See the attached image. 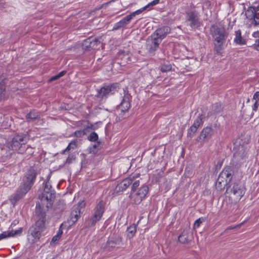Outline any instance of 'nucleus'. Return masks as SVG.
<instances>
[{"mask_svg":"<svg viewBox=\"0 0 259 259\" xmlns=\"http://www.w3.org/2000/svg\"><path fill=\"white\" fill-rule=\"evenodd\" d=\"M36 177V173L34 169H29L25 174L22 183L15 193L13 194L10 200L11 203L15 205L16 203L30 190L33 185Z\"/></svg>","mask_w":259,"mask_h":259,"instance_id":"obj_1","label":"nucleus"},{"mask_svg":"<svg viewBox=\"0 0 259 259\" xmlns=\"http://www.w3.org/2000/svg\"><path fill=\"white\" fill-rule=\"evenodd\" d=\"M210 31L214 41V50L218 54H221L227 36V33L224 29L214 25L210 27Z\"/></svg>","mask_w":259,"mask_h":259,"instance_id":"obj_2","label":"nucleus"},{"mask_svg":"<svg viewBox=\"0 0 259 259\" xmlns=\"http://www.w3.org/2000/svg\"><path fill=\"white\" fill-rule=\"evenodd\" d=\"M170 29L168 26H163L157 29L152 35V46L150 49V52L154 51L159 46L162 39L170 32Z\"/></svg>","mask_w":259,"mask_h":259,"instance_id":"obj_3","label":"nucleus"},{"mask_svg":"<svg viewBox=\"0 0 259 259\" xmlns=\"http://www.w3.org/2000/svg\"><path fill=\"white\" fill-rule=\"evenodd\" d=\"M55 197V191L52 189V186L49 182H46L45 184L44 192L39 197L41 203L43 204H45V202H46V207L49 208L52 206L53 204V199Z\"/></svg>","mask_w":259,"mask_h":259,"instance_id":"obj_4","label":"nucleus"},{"mask_svg":"<svg viewBox=\"0 0 259 259\" xmlns=\"http://www.w3.org/2000/svg\"><path fill=\"white\" fill-rule=\"evenodd\" d=\"M245 188L243 185L235 183L227 189L230 198L235 203L238 202L245 193Z\"/></svg>","mask_w":259,"mask_h":259,"instance_id":"obj_5","label":"nucleus"},{"mask_svg":"<svg viewBox=\"0 0 259 259\" xmlns=\"http://www.w3.org/2000/svg\"><path fill=\"white\" fill-rule=\"evenodd\" d=\"M29 140L27 134H17L13 136L9 143V147L12 150H19L23 145H25Z\"/></svg>","mask_w":259,"mask_h":259,"instance_id":"obj_6","label":"nucleus"},{"mask_svg":"<svg viewBox=\"0 0 259 259\" xmlns=\"http://www.w3.org/2000/svg\"><path fill=\"white\" fill-rule=\"evenodd\" d=\"M105 211V204L103 200H100L96 205L92 211V217L89 220V226H94L99 221Z\"/></svg>","mask_w":259,"mask_h":259,"instance_id":"obj_7","label":"nucleus"},{"mask_svg":"<svg viewBox=\"0 0 259 259\" xmlns=\"http://www.w3.org/2000/svg\"><path fill=\"white\" fill-rule=\"evenodd\" d=\"M149 192V188L146 185H142L140 188L134 192L130 193V197L131 202L136 205L139 204L144 199Z\"/></svg>","mask_w":259,"mask_h":259,"instance_id":"obj_8","label":"nucleus"},{"mask_svg":"<svg viewBox=\"0 0 259 259\" xmlns=\"http://www.w3.org/2000/svg\"><path fill=\"white\" fill-rule=\"evenodd\" d=\"M145 8L146 7H143L141 9H140L123 18L119 21L114 24L113 29L117 30L120 28L125 26L136 15L141 14L144 10H145Z\"/></svg>","mask_w":259,"mask_h":259,"instance_id":"obj_9","label":"nucleus"},{"mask_svg":"<svg viewBox=\"0 0 259 259\" xmlns=\"http://www.w3.org/2000/svg\"><path fill=\"white\" fill-rule=\"evenodd\" d=\"M258 11L259 5L257 7H249L245 13L247 19L251 20L252 23L255 25L259 24V13H257Z\"/></svg>","mask_w":259,"mask_h":259,"instance_id":"obj_10","label":"nucleus"},{"mask_svg":"<svg viewBox=\"0 0 259 259\" xmlns=\"http://www.w3.org/2000/svg\"><path fill=\"white\" fill-rule=\"evenodd\" d=\"M40 237V228L36 225L32 226L29 229L27 239L29 243H34L37 242Z\"/></svg>","mask_w":259,"mask_h":259,"instance_id":"obj_11","label":"nucleus"},{"mask_svg":"<svg viewBox=\"0 0 259 259\" xmlns=\"http://www.w3.org/2000/svg\"><path fill=\"white\" fill-rule=\"evenodd\" d=\"M116 87L117 85L114 84L104 86L98 91L97 96L101 98H106L112 94L116 91Z\"/></svg>","mask_w":259,"mask_h":259,"instance_id":"obj_12","label":"nucleus"},{"mask_svg":"<svg viewBox=\"0 0 259 259\" xmlns=\"http://www.w3.org/2000/svg\"><path fill=\"white\" fill-rule=\"evenodd\" d=\"M232 170L230 167L225 168L220 174L218 180L223 179L226 184L230 183L232 179Z\"/></svg>","mask_w":259,"mask_h":259,"instance_id":"obj_13","label":"nucleus"},{"mask_svg":"<svg viewBox=\"0 0 259 259\" xmlns=\"http://www.w3.org/2000/svg\"><path fill=\"white\" fill-rule=\"evenodd\" d=\"M188 21L192 29H194L200 26V22L198 17L193 13L189 14Z\"/></svg>","mask_w":259,"mask_h":259,"instance_id":"obj_14","label":"nucleus"},{"mask_svg":"<svg viewBox=\"0 0 259 259\" xmlns=\"http://www.w3.org/2000/svg\"><path fill=\"white\" fill-rule=\"evenodd\" d=\"M213 133V130L210 127H205L201 131L199 136V139L203 140H208L210 139Z\"/></svg>","mask_w":259,"mask_h":259,"instance_id":"obj_15","label":"nucleus"},{"mask_svg":"<svg viewBox=\"0 0 259 259\" xmlns=\"http://www.w3.org/2000/svg\"><path fill=\"white\" fill-rule=\"evenodd\" d=\"M133 178L134 177L128 178L123 180L119 185L120 189H121L122 191L126 190L133 182Z\"/></svg>","mask_w":259,"mask_h":259,"instance_id":"obj_16","label":"nucleus"},{"mask_svg":"<svg viewBox=\"0 0 259 259\" xmlns=\"http://www.w3.org/2000/svg\"><path fill=\"white\" fill-rule=\"evenodd\" d=\"M234 41L238 45H242L245 44V40L241 36V32L240 30L235 31V37Z\"/></svg>","mask_w":259,"mask_h":259,"instance_id":"obj_17","label":"nucleus"},{"mask_svg":"<svg viewBox=\"0 0 259 259\" xmlns=\"http://www.w3.org/2000/svg\"><path fill=\"white\" fill-rule=\"evenodd\" d=\"M130 107V103L126 99H123L120 104L119 106V109L121 112L127 111Z\"/></svg>","mask_w":259,"mask_h":259,"instance_id":"obj_18","label":"nucleus"},{"mask_svg":"<svg viewBox=\"0 0 259 259\" xmlns=\"http://www.w3.org/2000/svg\"><path fill=\"white\" fill-rule=\"evenodd\" d=\"M63 226V224H61L60 225V228H59V230H58V231L57 232V234L55 235L52 238L51 241V244H53L54 243H55L56 241H58V240H60V239L61 238V236H62V235L63 234V231L62 230V227Z\"/></svg>","mask_w":259,"mask_h":259,"instance_id":"obj_19","label":"nucleus"},{"mask_svg":"<svg viewBox=\"0 0 259 259\" xmlns=\"http://www.w3.org/2000/svg\"><path fill=\"white\" fill-rule=\"evenodd\" d=\"M39 114L34 111H30L27 115L26 118L29 120H33L38 118Z\"/></svg>","mask_w":259,"mask_h":259,"instance_id":"obj_20","label":"nucleus"},{"mask_svg":"<svg viewBox=\"0 0 259 259\" xmlns=\"http://www.w3.org/2000/svg\"><path fill=\"white\" fill-rule=\"evenodd\" d=\"M93 37H90L84 40L82 44V47L84 49L87 50L91 49L90 46H91V41H93Z\"/></svg>","mask_w":259,"mask_h":259,"instance_id":"obj_21","label":"nucleus"},{"mask_svg":"<svg viewBox=\"0 0 259 259\" xmlns=\"http://www.w3.org/2000/svg\"><path fill=\"white\" fill-rule=\"evenodd\" d=\"M71 220L72 222H75L78 220L79 215H80V211L78 210L77 208H75V211H73L71 212Z\"/></svg>","mask_w":259,"mask_h":259,"instance_id":"obj_22","label":"nucleus"},{"mask_svg":"<svg viewBox=\"0 0 259 259\" xmlns=\"http://www.w3.org/2000/svg\"><path fill=\"white\" fill-rule=\"evenodd\" d=\"M136 231L137 230L135 226H131L130 227H128L127 230V236L128 237H133L136 233Z\"/></svg>","mask_w":259,"mask_h":259,"instance_id":"obj_23","label":"nucleus"},{"mask_svg":"<svg viewBox=\"0 0 259 259\" xmlns=\"http://www.w3.org/2000/svg\"><path fill=\"white\" fill-rule=\"evenodd\" d=\"M93 40H92L93 41H91V46H90L91 49H97L100 45V41L96 37H93Z\"/></svg>","mask_w":259,"mask_h":259,"instance_id":"obj_24","label":"nucleus"},{"mask_svg":"<svg viewBox=\"0 0 259 259\" xmlns=\"http://www.w3.org/2000/svg\"><path fill=\"white\" fill-rule=\"evenodd\" d=\"M23 231L22 228H19L18 229L16 230H9L11 237H14L16 236H20Z\"/></svg>","mask_w":259,"mask_h":259,"instance_id":"obj_25","label":"nucleus"},{"mask_svg":"<svg viewBox=\"0 0 259 259\" xmlns=\"http://www.w3.org/2000/svg\"><path fill=\"white\" fill-rule=\"evenodd\" d=\"M252 35L254 37H258V38L255 40L254 44H253V48L255 50L259 51V32H254Z\"/></svg>","mask_w":259,"mask_h":259,"instance_id":"obj_26","label":"nucleus"},{"mask_svg":"<svg viewBox=\"0 0 259 259\" xmlns=\"http://www.w3.org/2000/svg\"><path fill=\"white\" fill-rule=\"evenodd\" d=\"M77 147L76 142L75 141H72L68 145V146L66 148V149L64 150L63 153L66 151H69L70 150L74 149Z\"/></svg>","mask_w":259,"mask_h":259,"instance_id":"obj_27","label":"nucleus"},{"mask_svg":"<svg viewBox=\"0 0 259 259\" xmlns=\"http://www.w3.org/2000/svg\"><path fill=\"white\" fill-rule=\"evenodd\" d=\"M5 86L4 82H0V100H2L5 94Z\"/></svg>","mask_w":259,"mask_h":259,"instance_id":"obj_28","label":"nucleus"},{"mask_svg":"<svg viewBox=\"0 0 259 259\" xmlns=\"http://www.w3.org/2000/svg\"><path fill=\"white\" fill-rule=\"evenodd\" d=\"M88 140L92 142H95L98 139V136L95 132H92L88 138Z\"/></svg>","mask_w":259,"mask_h":259,"instance_id":"obj_29","label":"nucleus"},{"mask_svg":"<svg viewBox=\"0 0 259 259\" xmlns=\"http://www.w3.org/2000/svg\"><path fill=\"white\" fill-rule=\"evenodd\" d=\"M139 185H140V182L139 180L135 181L133 182V185L132 187L131 193H134V192H135L136 190H137V189L138 188V187L139 186Z\"/></svg>","mask_w":259,"mask_h":259,"instance_id":"obj_30","label":"nucleus"},{"mask_svg":"<svg viewBox=\"0 0 259 259\" xmlns=\"http://www.w3.org/2000/svg\"><path fill=\"white\" fill-rule=\"evenodd\" d=\"M66 71H62L60 73H59L58 74L52 76L50 80L51 81H53V80H56V79L59 78L60 77L64 76L66 74Z\"/></svg>","mask_w":259,"mask_h":259,"instance_id":"obj_31","label":"nucleus"},{"mask_svg":"<svg viewBox=\"0 0 259 259\" xmlns=\"http://www.w3.org/2000/svg\"><path fill=\"white\" fill-rule=\"evenodd\" d=\"M205 219L203 218H200L196 220L194 224V227L195 228H198L200 227V224L204 221Z\"/></svg>","mask_w":259,"mask_h":259,"instance_id":"obj_32","label":"nucleus"},{"mask_svg":"<svg viewBox=\"0 0 259 259\" xmlns=\"http://www.w3.org/2000/svg\"><path fill=\"white\" fill-rule=\"evenodd\" d=\"M10 237L11 236L9 230L4 231L0 234V240Z\"/></svg>","mask_w":259,"mask_h":259,"instance_id":"obj_33","label":"nucleus"},{"mask_svg":"<svg viewBox=\"0 0 259 259\" xmlns=\"http://www.w3.org/2000/svg\"><path fill=\"white\" fill-rule=\"evenodd\" d=\"M85 134V130H79L74 132V136L77 138H81Z\"/></svg>","mask_w":259,"mask_h":259,"instance_id":"obj_34","label":"nucleus"},{"mask_svg":"<svg viewBox=\"0 0 259 259\" xmlns=\"http://www.w3.org/2000/svg\"><path fill=\"white\" fill-rule=\"evenodd\" d=\"M195 126H191L188 130V137H192V134H194L196 132L197 128H196Z\"/></svg>","mask_w":259,"mask_h":259,"instance_id":"obj_35","label":"nucleus"},{"mask_svg":"<svg viewBox=\"0 0 259 259\" xmlns=\"http://www.w3.org/2000/svg\"><path fill=\"white\" fill-rule=\"evenodd\" d=\"M179 240L182 243H185L188 242V239L187 238L186 235L183 233L179 236Z\"/></svg>","mask_w":259,"mask_h":259,"instance_id":"obj_36","label":"nucleus"},{"mask_svg":"<svg viewBox=\"0 0 259 259\" xmlns=\"http://www.w3.org/2000/svg\"><path fill=\"white\" fill-rule=\"evenodd\" d=\"M171 66L170 65H163L161 66L160 70L163 72H166L170 70Z\"/></svg>","mask_w":259,"mask_h":259,"instance_id":"obj_37","label":"nucleus"},{"mask_svg":"<svg viewBox=\"0 0 259 259\" xmlns=\"http://www.w3.org/2000/svg\"><path fill=\"white\" fill-rule=\"evenodd\" d=\"M203 116L202 115L199 114L195 120V121L199 124L200 125L203 123Z\"/></svg>","mask_w":259,"mask_h":259,"instance_id":"obj_38","label":"nucleus"},{"mask_svg":"<svg viewBox=\"0 0 259 259\" xmlns=\"http://www.w3.org/2000/svg\"><path fill=\"white\" fill-rule=\"evenodd\" d=\"M159 0H154V1H153L150 3H149V4H148L147 5H146V6L144 7H146L145 10H146L150 6H154V5L157 4L159 3Z\"/></svg>","mask_w":259,"mask_h":259,"instance_id":"obj_39","label":"nucleus"},{"mask_svg":"<svg viewBox=\"0 0 259 259\" xmlns=\"http://www.w3.org/2000/svg\"><path fill=\"white\" fill-rule=\"evenodd\" d=\"M259 101L255 100V102L254 103L253 106H252V110L253 111H256L258 107L259 106Z\"/></svg>","mask_w":259,"mask_h":259,"instance_id":"obj_40","label":"nucleus"},{"mask_svg":"<svg viewBox=\"0 0 259 259\" xmlns=\"http://www.w3.org/2000/svg\"><path fill=\"white\" fill-rule=\"evenodd\" d=\"M253 100L259 101V92L256 91L253 95Z\"/></svg>","mask_w":259,"mask_h":259,"instance_id":"obj_41","label":"nucleus"},{"mask_svg":"<svg viewBox=\"0 0 259 259\" xmlns=\"http://www.w3.org/2000/svg\"><path fill=\"white\" fill-rule=\"evenodd\" d=\"M18 223V221L17 220H14L11 224V227H14Z\"/></svg>","mask_w":259,"mask_h":259,"instance_id":"obj_42","label":"nucleus"},{"mask_svg":"<svg viewBox=\"0 0 259 259\" xmlns=\"http://www.w3.org/2000/svg\"><path fill=\"white\" fill-rule=\"evenodd\" d=\"M192 126H195V127L198 129V128L199 127V126H200V125L199 124H198L197 123H196L195 121L192 125Z\"/></svg>","mask_w":259,"mask_h":259,"instance_id":"obj_43","label":"nucleus"},{"mask_svg":"<svg viewBox=\"0 0 259 259\" xmlns=\"http://www.w3.org/2000/svg\"><path fill=\"white\" fill-rule=\"evenodd\" d=\"M192 126H195V127L198 129V128L199 127V126H200V125L199 124H198L197 123H196L195 121L192 125Z\"/></svg>","mask_w":259,"mask_h":259,"instance_id":"obj_44","label":"nucleus"},{"mask_svg":"<svg viewBox=\"0 0 259 259\" xmlns=\"http://www.w3.org/2000/svg\"><path fill=\"white\" fill-rule=\"evenodd\" d=\"M242 224H243V223H241V224H239L238 226H236V227H230L229 228V229H234V228H236V227L239 228V227H240L241 226V225H242Z\"/></svg>","mask_w":259,"mask_h":259,"instance_id":"obj_45","label":"nucleus"},{"mask_svg":"<svg viewBox=\"0 0 259 259\" xmlns=\"http://www.w3.org/2000/svg\"><path fill=\"white\" fill-rule=\"evenodd\" d=\"M99 143H98L97 144H94L93 145V147H94V148H97V147L99 146Z\"/></svg>","mask_w":259,"mask_h":259,"instance_id":"obj_46","label":"nucleus"},{"mask_svg":"<svg viewBox=\"0 0 259 259\" xmlns=\"http://www.w3.org/2000/svg\"><path fill=\"white\" fill-rule=\"evenodd\" d=\"M66 161H67V162H68V163H70V162H71V160H70V158H69V157H68V158L67 159V160H66Z\"/></svg>","mask_w":259,"mask_h":259,"instance_id":"obj_47","label":"nucleus"}]
</instances>
